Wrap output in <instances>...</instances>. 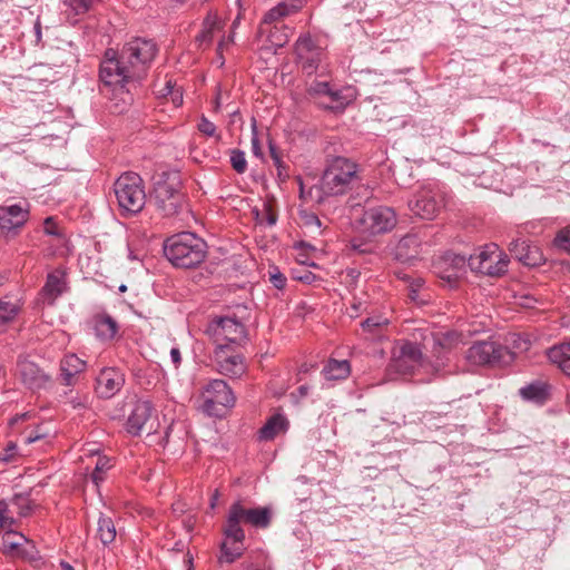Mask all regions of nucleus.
Masks as SVG:
<instances>
[{
  "label": "nucleus",
  "mask_w": 570,
  "mask_h": 570,
  "mask_svg": "<svg viewBox=\"0 0 570 570\" xmlns=\"http://www.w3.org/2000/svg\"><path fill=\"white\" fill-rule=\"evenodd\" d=\"M157 52L156 42L141 37L127 41L119 53L108 49L100 65V79L108 86L121 88L129 82H139L145 78Z\"/></svg>",
  "instance_id": "1"
},
{
  "label": "nucleus",
  "mask_w": 570,
  "mask_h": 570,
  "mask_svg": "<svg viewBox=\"0 0 570 570\" xmlns=\"http://www.w3.org/2000/svg\"><path fill=\"white\" fill-rule=\"evenodd\" d=\"M361 183L360 167L344 156L327 158L320 188L325 196H341Z\"/></svg>",
  "instance_id": "2"
},
{
  "label": "nucleus",
  "mask_w": 570,
  "mask_h": 570,
  "mask_svg": "<svg viewBox=\"0 0 570 570\" xmlns=\"http://www.w3.org/2000/svg\"><path fill=\"white\" fill-rule=\"evenodd\" d=\"M164 254L174 266L193 268L204 262L207 244L194 233L184 232L165 240Z\"/></svg>",
  "instance_id": "3"
},
{
  "label": "nucleus",
  "mask_w": 570,
  "mask_h": 570,
  "mask_svg": "<svg viewBox=\"0 0 570 570\" xmlns=\"http://www.w3.org/2000/svg\"><path fill=\"white\" fill-rule=\"evenodd\" d=\"M151 202L165 217H173L185 206V195L180 189L177 174L163 173L154 185Z\"/></svg>",
  "instance_id": "4"
},
{
  "label": "nucleus",
  "mask_w": 570,
  "mask_h": 570,
  "mask_svg": "<svg viewBox=\"0 0 570 570\" xmlns=\"http://www.w3.org/2000/svg\"><path fill=\"white\" fill-rule=\"evenodd\" d=\"M119 207L128 214H138L146 204L142 178L136 173H125L114 184Z\"/></svg>",
  "instance_id": "5"
},
{
  "label": "nucleus",
  "mask_w": 570,
  "mask_h": 570,
  "mask_svg": "<svg viewBox=\"0 0 570 570\" xmlns=\"http://www.w3.org/2000/svg\"><path fill=\"white\" fill-rule=\"evenodd\" d=\"M465 358L472 365L504 366L513 362L514 353L494 341H480L468 348Z\"/></svg>",
  "instance_id": "6"
},
{
  "label": "nucleus",
  "mask_w": 570,
  "mask_h": 570,
  "mask_svg": "<svg viewBox=\"0 0 570 570\" xmlns=\"http://www.w3.org/2000/svg\"><path fill=\"white\" fill-rule=\"evenodd\" d=\"M396 223L395 210L387 206L371 207L355 219L356 228L368 236L389 233L396 226Z\"/></svg>",
  "instance_id": "7"
},
{
  "label": "nucleus",
  "mask_w": 570,
  "mask_h": 570,
  "mask_svg": "<svg viewBox=\"0 0 570 570\" xmlns=\"http://www.w3.org/2000/svg\"><path fill=\"white\" fill-rule=\"evenodd\" d=\"M443 206L444 196L435 183L422 185L409 200L413 215L423 219H433Z\"/></svg>",
  "instance_id": "8"
},
{
  "label": "nucleus",
  "mask_w": 570,
  "mask_h": 570,
  "mask_svg": "<svg viewBox=\"0 0 570 570\" xmlns=\"http://www.w3.org/2000/svg\"><path fill=\"white\" fill-rule=\"evenodd\" d=\"M509 258L497 244L485 245L469 256V268L487 276H501L508 271Z\"/></svg>",
  "instance_id": "9"
},
{
  "label": "nucleus",
  "mask_w": 570,
  "mask_h": 570,
  "mask_svg": "<svg viewBox=\"0 0 570 570\" xmlns=\"http://www.w3.org/2000/svg\"><path fill=\"white\" fill-rule=\"evenodd\" d=\"M207 333L213 335L216 346L218 343L242 345L247 341V331L243 323L234 317H219L209 323Z\"/></svg>",
  "instance_id": "10"
},
{
  "label": "nucleus",
  "mask_w": 570,
  "mask_h": 570,
  "mask_svg": "<svg viewBox=\"0 0 570 570\" xmlns=\"http://www.w3.org/2000/svg\"><path fill=\"white\" fill-rule=\"evenodd\" d=\"M235 395L223 380H213L204 392V410L212 415H220L222 409L232 407L235 404Z\"/></svg>",
  "instance_id": "11"
},
{
  "label": "nucleus",
  "mask_w": 570,
  "mask_h": 570,
  "mask_svg": "<svg viewBox=\"0 0 570 570\" xmlns=\"http://www.w3.org/2000/svg\"><path fill=\"white\" fill-rule=\"evenodd\" d=\"M153 412L154 407L149 401H137L126 423L128 433L139 435L142 432H147V434L156 432L158 423L157 419L153 416Z\"/></svg>",
  "instance_id": "12"
},
{
  "label": "nucleus",
  "mask_w": 570,
  "mask_h": 570,
  "mask_svg": "<svg viewBox=\"0 0 570 570\" xmlns=\"http://www.w3.org/2000/svg\"><path fill=\"white\" fill-rule=\"evenodd\" d=\"M420 366H422V352L413 342H405L399 352L394 353L390 363L391 370L404 375L414 373Z\"/></svg>",
  "instance_id": "13"
},
{
  "label": "nucleus",
  "mask_w": 570,
  "mask_h": 570,
  "mask_svg": "<svg viewBox=\"0 0 570 570\" xmlns=\"http://www.w3.org/2000/svg\"><path fill=\"white\" fill-rule=\"evenodd\" d=\"M230 352L232 347L228 344L218 343L214 352V361L222 374L237 377L245 372L244 358Z\"/></svg>",
  "instance_id": "14"
},
{
  "label": "nucleus",
  "mask_w": 570,
  "mask_h": 570,
  "mask_svg": "<svg viewBox=\"0 0 570 570\" xmlns=\"http://www.w3.org/2000/svg\"><path fill=\"white\" fill-rule=\"evenodd\" d=\"M297 60L307 75H313L322 60V49L314 43L311 36H301L295 43Z\"/></svg>",
  "instance_id": "15"
},
{
  "label": "nucleus",
  "mask_w": 570,
  "mask_h": 570,
  "mask_svg": "<svg viewBox=\"0 0 570 570\" xmlns=\"http://www.w3.org/2000/svg\"><path fill=\"white\" fill-rule=\"evenodd\" d=\"M469 268V257L452 252L445 253L438 263L441 278L454 282L462 277Z\"/></svg>",
  "instance_id": "16"
},
{
  "label": "nucleus",
  "mask_w": 570,
  "mask_h": 570,
  "mask_svg": "<svg viewBox=\"0 0 570 570\" xmlns=\"http://www.w3.org/2000/svg\"><path fill=\"white\" fill-rule=\"evenodd\" d=\"M252 508H246L240 501L234 502L228 510L225 528L236 540L245 538V532L240 525L242 522L250 524Z\"/></svg>",
  "instance_id": "17"
},
{
  "label": "nucleus",
  "mask_w": 570,
  "mask_h": 570,
  "mask_svg": "<svg viewBox=\"0 0 570 570\" xmlns=\"http://www.w3.org/2000/svg\"><path fill=\"white\" fill-rule=\"evenodd\" d=\"M29 212L19 204L0 206V228L10 233L21 228L28 220Z\"/></svg>",
  "instance_id": "18"
},
{
  "label": "nucleus",
  "mask_w": 570,
  "mask_h": 570,
  "mask_svg": "<svg viewBox=\"0 0 570 570\" xmlns=\"http://www.w3.org/2000/svg\"><path fill=\"white\" fill-rule=\"evenodd\" d=\"M124 375L115 368H105L97 377L96 392L100 397H112L124 384Z\"/></svg>",
  "instance_id": "19"
},
{
  "label": "nucleus",
  "mask_w": 570,
  "mask_h": 570,
  "mask_svg": "<svg viewBox=\"0 0 570 570\" xmlns=\"http://www.w3.org/2000/svg\"><path fill=\"white\" fill-rule=\"evenodd\" d=\"M67 291L66 273L56 269L48 274L46 284L42 288L43 301L52 305L55 301Z\"/></svg>",
  "instance_id": "20"
},
{
  "label": "nucleus",
  "mask_w": 570,
  "mask_h": 570,
  "mask_svg": "<svg viewBox=\"0 0 570 570\" xmlns=\"http://www.w3.org/2000/svg\"><path fill=\"white\" fill-rule=\"evenodd\" d=\"M421 240L416 234L409 233L399 239L394 247V256L401 262H407L419 254Z\"/></svg>",
  "instance_id": "21"
},
{
  "label": "nucleus",
  "mask_w": 570,
  "mask_h": 570,
  "mask_svg": "<svg viewBox=\"0 0 570 570\" xmlns=\"http://www.w3.org/2000/svg\"><path fill=\"white\" fill-rule=\"evenodd\" d=\"M509 250L518 261L528 266H534L541 259L538 248L531 247L524 239L512 240Z\"/></svg>",
  "instance_id": "22"
},
{
  "label": "nucleus",
  "mask_w": 570,
  "mask_h": 570,
  "mask_svg": "<svg viewBox=\"0 0 570 570\" xmlns=\"http://www.w3.org/2000/svg\"><path fill=\"white\" fill-rule=\"evenodd\" d=\"M22 382L31 390L41 389L49 377L32 362H22L19 365Z\"/></svg>",
  "instance_id": "23"
},
{
  "label": "nucleus",
  "mask_w": 570,
  "mask_h": 570,
  "mask_svg": "<svg viewBox=\"0 0 570 570\" xmlns=\"http://www.w3.org/2000/svg\"><path fill=\"white\" fill-rule=\"evenodd\" d=\"M85 367L86 362L80 360L77 355H66L60 362V372L63 384L67 386L75 384L76 376L81 373Z\"/></svg>",
  "instance_id": "24"
},
{
  "label": "nucleus",
  "mask_w": 570,
  "mask_h": 570,
  "mask_svg": "<svg viewBox=\"0 0 570 570\" xmlns=\"http://www.w3.org/2000/svg\"><path fill=\"white\" fill-rule=\"evenodd\" d=\"M224 535H225V540L220 547V551H222L220 560L225 561L227 563H232L235 560H237L238 558H240L242 554L244 553L245 538H242L239 540L234 539L233 537L229 535L228 528H224Z\"/></svg>",
  "instance_id": "25"
},
{
  "label": "nucleus",
  "mask_w": 570,
  "mask_h": 570,
  "mask_svg": "<svg viewBox=\"0 0 570 570\" xmlns=\"http://www.w3.org/2000/svg\"><path fill=\"white\" fill-rule=\"evenodd\" d=\"M287 428V419L283 414H275L271 416L259 430V439L264 441H271L278 434L284 433Z\"/></svg>",
  "instance_id": "26"
},
{
  "label": "nucleus",
  "mask_w": 570,
  "mask_h": 570,
  "mask_svg": "<svg viewBox=\"0 0 570 570\" xmlns=\"http://www.w3.org/2000/svg\"><path fill=\"white\" fill-rule=\"evenodd\" d=\"M548 358L570 377V342L549 348Z\"/></svg>",
  "instance_id": "27"
},
{
  "label": "nucleus",
  "mask_w": 570,
  "mask_h": 570,
  "mask_svg": "<svg viewBox=\"0 0 570 570\" xmlns=\"http://www.w3.org/2000/svg\"><path fill=\"white\" fill-rule=\"evenodd\" d=\"M223 21L215 12H209L204 19L202 32L197 36L199 46H209L213 41L214 33L222 30Z\"/></svg>",
  "instance_id": "28"
},
{
  "label": "nucleus",
  "mask_w": 570,
  "mask_h": 570,
  "mask_svg": "<svg viewBox=\"0 0 570 570\" xmlns=\"http://www.w3.org/2000/svg\"><path fill=\"white\" fill-rule=\"evenodd\" d=\"M351 373L350 362L346 360H334L331 358L324 365L322 374L327 381H341L345 380Z\"/></svg>",
  "instance_id": "29"
},
{
  "label": "nucleus",
  "mask_w": 570,
  "mask_h": 570,
  "mask_svg": "<svg viewBox=\"0 0 570 570\" xmlns=\"http://www.w3.org/2000/svg\"><path fill=\"white\" fill-rule=\"evenodd\" d=\"M519 393L523 400L543 403L548 397L549 386L541 381H534L521 387Z\"/></svg>",
  "instance_id": "30"
},
{
  "label": "nucleus",
  "mask_w": 570,
  "mask_h": 570,
  "mask_svg": "<svg viewBox=\"0 0 570 570\" xmlns=\"http://www.w3.org/2000/svg\"><path fill=\"white\" fill-rule=\"evenodd\" d=\"M390 321L383 315H373L361 322L362 330L370 334L372 338L381 337Z\"/></svg>",
  "instance_id": "31"
},
{
  "label": "nucleus",
  "mask_w": 570,
  "mask_h": 570,
  "mask_svg": "<svg viewBox=\"0 0 570 570\" xmlns=\"http://www.w3.org/2000/svg\"><path fill=\"white\" fill-rule=\"evenodd\" d=\"M116 528L111 518L100 513L98 519L97 537L104 546H109L116 539Z\"/></svg>",
  "instance_id": "32"
},
{
  "label": "nucleus",
  "mask_w": 570,
  "mask_h": 570,
  "mask_svg": "<svg viewBox=\"0 0 570 570\" xmlns=\"http://www.w3.org/2000/svg\"><path fill=\"white\" fill-rule=\"evenodd\" d=\"M117 323L109 315H99L95 320V331L101 338H112L117 334Z\"/></svg>",
  "instance_id": "33"
},
{
  "label": "nucleus",
  "mask_w": 570,
  "mask_h": 570,
  "mask_svg": "<svg viewBox=\"0 0 570 570\" xmlns=\"http://www.w3.org/2000/svg\"><path fill=\"white\" fill-rule=\"evenodd\" d=\"M27 538L19 532L7 531L2 537L3 552L7 554L17 556L21 547L26 544Z\"/></svg>",
  "instance_id": "34"
},
{
  "label": "nucleus",
  "mask_w": 570,
  "mask_h": 570,
  "mask_svg": "<svg viewBox=\"0 0 570 570\" xmlns=\"http://www.w3.org/2000/svg\"><path fill=\"white\" fill-rule=\"evenodd\" d=\"M95 1L96 0H63L65 13L68 19L73 18V21H77V17L88 12Z\"/></svg>",
  "instance_id": "35"
},
{
  "label": "nucleus",
  "mask_w": 570,
  "mask_h": 570,
  "mask_svg": "<svg viewBox=\"0 0 570 570\" xmlns=\"http://www.w3.org/2000/svg\"><path fill=\"white\" fill-rule=\"evenodd\" d=\"M259 32H267V41L269 42L267 49L276 52L278 48H282L288 41V33L281 31L276 27L266 30L265 26H261Z\"/></svg>",
  "instance_id": "36"
},
{
  "label": "nucleus",
  "mask_w": 570,
  "mask_h": 570,
  "mask_svg": "<svg viewBox=\"0 0 570 570\" xmlns=\"http://www.w3.org/2000/svg\"><path fill=\"white\" fill-rule=\"evenodd\" d=\"M272 520V511L267 507L252 508L250 524L255 528L265 529L269 525Z\"/></svg>",
  "instance_id": "37"
},
{
  "label": "nucleus",
  "mask_w": 570,
  "mask_h": 570,
  "mask_svg": "<svg viewBox=\"0 0 570 570\" xmlns=\"http://www.w3.org/2000/svg\"><path fill=\"white\" fill-rule=\"evenodd\" d=\"M19 311L20 305L17 301L0 299V325L13 321Z\"/></svg>",
  "instance_id": "38"
},
{
  "label": "nucleus",
  "mask_w": 570,
  "mask_h": 570,
  "mask_svg": "<svg viewBox=\"0 0 570 570\" xmlns=\"http://www.w3.org/2000/svg\"><path fill=\"white\" fill-rule=\"evenodd\" d=\"M10 503L17 508L18 514L20 517H27L32 510L31 501L29 497L24 494L13 495Z\"/></svg>",
  "instance_id": "39"
},
{
  "label": "nucleus",
  "mask_w": 570,
  "mask_h": 570,
  "mask_svg": "<svg viewBox=\"0 0 570 570\" xmlns=\"http://www.w3.org/2000/svg\"><path fill=\"white\" fill-rule=\"evenodd\" d=\"M553 244L557 248L570 253V225L557 233Z\"/></svg>",
  "instance_id": "40"
},
{
  "label": "nucleus",
  "mask_w": 570,
  "mask_h": 570,
  "mask_svg": "<svg viewBox=\"0 0 570 570\" xmlns=\"http://www.w3.org/2000/svg\"><path fill=\"white\" fill-rule=\"evenodd\" d=\"M230 164L232 167L238 173L243 174L247 168V161L245 153L239 149H233L230 151Z\"/></svg>",
  "instance_id": "41"
},
{
  "label": "nucleus",
  "mask_w": 570,
  "mask_h": 570,
  "mask_svg": "<svg viewBox=\"0 0 570 570\" xmlns=\"http://www.w3.org/2000/svg\"><path fill=\"white\" fill-rule=\"evenodd\" d=\"M304 6V0H283L277 4L284 18L296 13Z\"/></svg>",
  "instance_id": "42"
},
{
  "label": "nucleus",
  "mask_w": 570,
  "mask_h": 570,
  "mask_svg": "<svg viewBox=\"0 0 570 570\" xmlns=\"http://www.w3.org/2000/svg\"><path fill=\"white\" fill-rule=\"evenodd\" d=\"M110 468L109 460L106 458H99L95 470L91 474V479L96 485H99L105 480L104 473Z\"/></svg>",
  "instance_id": "43"
},
{
  "label": "nucleus",
  "mask_w": 570,
  "mask_h": 570,
  "mask_svg": "<svg viewBox=\"0 0 570 570\" xmlns=\"http://www.w3.org/2000/svg\"><path fill=\"white\" fill-rule=\"evenodd\" d=\"M198 130L207 137H215L216 140H220V135L217 134L215 124L205 116H203L198 122Z\"/></svg>",
  "instance_id": "44"
},
{
  "label": "nucleus",
  "mask_w": 570,
  "mask_h": 570,
  "mask_svg": "<svg viewBox=\"0 0 570 570\" xmlns=\"http://www.w3.org/2000/svg\"><path fill=\"white\" fill-rule=\"evenodd\" d=\"M286 281L285 275L277 267L273 266L269 271V282L273 286L277 289H282L285 287Z\"/></svg>",
  "instance_id": "45"
},
{
  "label": "nucleus",
  "mask_w": 570,
  "mask_h": 570,
  "mask_svg": "<svg viewBox=\"0 0 570 570\" xmlns=\"http://www.w3.org/2000/svg\"><path fill=\"white\" fill-rule=\"evenodd\" d=\"M16 557L26 559V560H36L38 558V551L31 541L27 539L26 544H23L20 551Z\"/></svg>",
  "instance_id": "46"
},
{
  "label": "nucleus",
  "mask_w": 570,
  "mask_h": 570,
  "mask_svg": "<svg viewBox=\"0 0 570 570\" xmlns=\"http://www.w3.org/2000/svg\"><path fill=\"white\" fill-rule=\"evenodd\" d=\"M283 18H284L283 12L278 9L277 6H275L274 8H272L271 10H268L265 13L263 21H262V26L272 24Z\"/></svg>",
  "instance_id": "47"
},
{
  "label": "nucleus",
  "mask_w": 570,
  "mask_h": 570,
  "mask_svg": "<svg viewBox=\"0 0 570 570\" xmlns=\"http://www.w3.org/2000/svg\"><path fill=\"white\" fill-rule=\"evenodd\" d=\"M17 454V445L12 442L8 443V445L0 452V461L9 462Z\"/></svg>",
  "instance_id": "48"
},
{
  "label": "nucleus",
  "mask_w": 570,
  "mask_h": 570,
  "mask_svg": "<svg viewBox=\"0 0 570 570\" xmlns=\"http://www.w3.org/2000/svg\"><path fill=\"white\" fill-rule=\"evenodd\" d=\"M46 436V433H42L39 431V429L37 430H32V431H27L23 433V441L24 443L27 444H31L38 440H41L42 438Z\"/></svg>",
  "instance_id": "49"
},
{
  "label": "nucleus",
  "mask_w": 570,
  "mask_h": 570,
  "mask_svg": "<svg viewBox=\"0 0 570 570\" xmlns=\"http://www.w3.org/2000/svg\"><path fill=\"white\" fill-rule=\"evenodd\" d=\"M317 92L320 94H325V95H328L333 98V100H340L341 97H340V94L337 91H333L331 88H330V85L327 82H320L317 83V89H316Z\"/></svg>",
  "instance_id": "50"
},
{
  "label": "nucleus",
  "mask_w": 570,
  "mask_h": 570,
  "mask_svg": "<svg viewBox=\"0 0 570 570\" xmlns=\"http://www.w3.org/2000/svg\"><path fill=\"white\" fill-rule=\"evenodd\" d=\"M252 128H253L252 150L255 156L259 157V156H262V150H261L257 132H256V121L255 120L253 121Z\"/></svg>",
  "instance_id": "51"
},
{
  "label": "nucleus",
  "mask_w": 570,
  "mask_h": 570,
  "mask_svg": "<svg viewBox=\"0 0 570 570\" xmlns=\"http://www.w3.org/2000/svg\"><path fill=\"white\" fill-rule=\"evenodd\" d=\"M256 219H257L261 224L266 223V225H268V226H273V225H275V223H276V216H275V214H273V213H272V212H269V210L265 212V213L263 214V216H262V217L259 216V213H258V212H256Z\"/></svg>",
  "instance_id": "52"
},
{
  "label": "nucleus",
  "mask_w": 570,
  "mask_h": 570,
  "mask_svg": "<svg viewBox=\"0 0 570 570\" xmlns=\"http://www.w3.org/2000/svg\"><path fill=\"white\" fill-rule=\"evenodd\" d=\"M9 503L6 500H0V529L3 528L8 521Z\"/></svg>",
  "instance_id": "53"
},
{
  "label": "nucleus",
  "mask_w": 570,
  "mask_h": 570,
  "mask_svg": "<svg viewBox=\"0 0 570 570\" xmlns=\"http://www.w3.org/2000/svg\"><path fill=\"white\" fill-rule=\"evenodd\" d=\"M305 225L307 227L315 228L316 230H320L322 223L316 215L309 214V215L305 216Z\"/></svg>",
  "instance_id": "54"
},
{
  "label": "nucleus",
  "mask_w": 570,
  "mask_h": 570,
  "mask_svg": "<svg viewBox=\"0 0 570 570\" xmlns=\"http://www.w3.org/2000/svg\"><path fill=\"white\" fill-rule=\"evenodd\" d=\"M366 311V304L363 302H354L348 311L351 317H356L360 312Z\"/></svg>",
  "instance_id": "55"
},
{
  "label": "nucleus",
  "mask_w": 570,
  "mask_h": 570,
  "mask_svg": "<svg viewBox=\"0 0 570 570\" xmlns=\"http://www.w3.org/2000/svg\"><path fill=\"white\" fill-rule=\"evenodd\" d=\"M277 169V175L281 179H286L289 177L288 167L284 164L282 158L278 164H274Z\"/></svg>",
  "instance_id": "56"
},
{
  "label": "nucleus",
  "mask_w": 570,
  "mask_h": 570,
  "mask_svg": "<svg viewBox=\"0 0 570 570\" xmlns=\"http://www.w3.org/2000/svg\"><path fill=\"white\" fill-rule=\"evenodd\" d=\"M45 232L49 235H58V230L53 224L52 217L45 219Z\"/></svg>",
  "instance_id": "57"
},
{
  "label": "nucleus",
  "mask_w": 570,
  "mask_h": 570,
  "mask_svg": "<svg viewBox=\"0 0 570 570\" xmlns=\"http://www.w3.org/2000/svg\"><path fill=\"white\" fill-rule=\"evenodd\" d=\"M268 147H269V154H271V158H272L273 163L278 164L282 156H281L277 147L273 142H269Z\"/></svg>",
  "instance_id": "58"
},
{
  "label": "nucleus",
  "mask_w": 570,
  "mask_h": 570,
  "mask_svg": "<svg viewBox=\"0 0 570 570\" xmlns=\"http://www.w3.org/2000/svg\"><path fill=\"white\" fill-rule=\"evenodd\" d=\"M170 358H171V362L174 363V365L177 367L180 362H181V355H180V351L179 348L177 347H173L170 350Z\"/></svg>",
  "instance_id": "59"
},
{
  "label": "nucleus",
  "mask_w": 570,
  "mask_h": 570,
  "mask_svg": "<svg viewBox=\"0 0 570 570\" xmlns=\"http://www.w3.org/2000/svg\"><path fill=\"white\" fill-rule=\"evenodd\" d=\"M175 83L171 82V80H168L165 85V87L160 90L161 96H171L175 92Z\"/></svg>",
  "instance_id": "60"
},
{
  "label": "nucleus",
  "mask_w": 570,
  "mask_h": 570,
  "mask_svg": "<svg viewBox=\"0 0 570 570\" xmlns=\"http://www.w3.org/2000/svg\"><path fill=\"white\" fill-rule=\"evenodd\" d=\"M171 100L175 106H179L183 102V95L179 91V89H176L175 92L171 95Z\"/></svg>",
  "instance_id": "61"
},
{
  "label": "nucleus",
  "mask_w": 570,
  "mask_h": 570,
  "mask_svg": "<svg viewBox=\"0 0 570 570\" xmlns=\"http://www.w3.org/2000/svg\"><path fill=\"white\" fill-rule=\"evenodd\" d=\"M234 41V37L233 36H228L227 38H223L219 43H218V52H222L224 47L228 43H232Z\"/></svg>",
  "instance_id": "62"
},
{
  "label": "nucleus",
  "mask_w": 570,
  "mask_h": 570,
  "mask_svg": "<svg viewBox=\"0 0 570 570\" xmlns=\"http://www.w3.org/2000/svg\"><path fill=\"white\" fill-rule=\"evenodd\" d=\"M71 405L73 409H79V407H85L86 406V403H87V399H72L70 401Z\"/></svg>",
  "instance_id": "63"
},
{
  "label": "nucleus",
  "mask_w": 570,
  "mask_h": 570,
  "mask_svg": "<svg viewBox=\"0 0 570 570\" xmlns=\"http://www.w3.org/2000/svg\"><path fill=\"white\" fill-rule=\"evenodd\" d=\"M16 524V519L8 514V521L4 523L1 530L12 531L11 528Z\"/></svg>",
  "instance_id": "64"
}]
</instances>
